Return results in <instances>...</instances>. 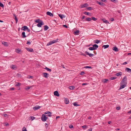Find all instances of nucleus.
I'll return each mask as SVG.
<instances>
[{"label":"nucleus","instance_id":"f257e3e1","mask_svg":"<svg viewBox=\"0 0 131 131\" xmlns=\"http://www.w3.org/2000/svg\"><path fill=\"white\" fill-rule=\"evenodd\" d=\"M37 28L36 26L35 25L34 26L33 25H32L31 27V29L32 30L34 31L37 32H38L40 31H38L37 30Z\"/></svg>","mask_w":131,"mask_h":131},{"label":"nucleus","instance_id":"f03ea898","mask_svg":"<svg viewBox=\"0 0 131 131\" xmlns=\"http://www.w3.org/2000/svg\"><path fill=\"white\" fill-rule=\"evenodd\" d=\"M47 118L48 117H46L45 115L43 114L42 115L41 117V119L42 121H46Z\"/></svg>","mask_w":131,"mask_h":131},{"label":"nucleus","instance_id":"7ed1b4c3","mask_svg":"<svg viewBox=\"0 0 131 131\" xmlns=\"http://www.w3.org/2000/svg\"><path fill=\"white\" fill-rule=\"evenodd\" d=\"M127 80V79L126 77V76H125L121 82V84L122 83H124V84L126 83H127L126 81Z\"/></svg>","mask_w":131,"mask_h":131},{"label":"nucleus","instance_id":"20e7f679","mask_svg":"<svg viewBox=\"0 0 131 131\" xmlns=\"http://www.w3.org/2000/svg\"><path fill=\"white\" fill-rule=\"evenodd\" d=\"M57 42L56 40H53V41L49 42L47 44V46H49Z\"/></svg>","mask_w":131,"mask_h":131},{"label":"nucleus","instance_id":"39448f33","mask_svg":"<svg viewBox=\"0 0 131 131\" xmlns=\"http://www.w3.org/2000/svg\"><path fill=\"white\" fill-rule=\"evenodd\" d=\"M44 23L41 20L40 21V22L38 23V24H37V26L38 27H41L42 25H43Z\"/></svg>","mask_w":131,"mask_h":131},{"label":"nucleus","instance_id":"423d86ee","mask_svg":"<svg viewBox=\"0 0 131 131\" xmlns=\"http://www.w3.org/2000/svg\"><path fill=\"white\" fill-rule=\"evenodd\" d=\"M123 83H122L121 84H120V87L119 88V90H121L124 88L126 85L127 83H124L123 85Z\"/></svg>","mask_w":131,"mask_h":131},{"label":"nucleus","instance_id":"0eeeda50","mask_svg":"<svg viewBox=\"0 0 131 131\" xmlns=\"http://www.w3.org/2000/svg\"><path fill=\"white\" fill-rule=\"evenodd\" d=\"M10 68L14 70H16L17 69V67L16 66L13 65H12L11 66Z\"/></svg>","mask_w":131,"mask_h":131},{"label":"nucleus","instance_id":"6e6552de","mask_svg":"<svg viewBox=\"0 0 131 131\" xmlns=\"http://www.w3.org/2000/svg\"><path fill=\"white\" fill-rule=\"evenodd\" d=\"M46 14L47 15H49L51 17H53V14L49 12H47Z\"/></svg>","mask_w":131,"mask_h":131},{"label":"nucleus","instance_id":"1a4fd4ad","mask_svg":"<svg viewBox=\"0 0 131 131\" xmlns=\"http://www.w3.org/2000/svg\"><path fill=\"white\" fill-rule=\"evenodd\" d=\"M122 72H120L115 74V75H116L117 77L121 76L122 75Z\"/></svg>","mask_w":131,"mask_h":131},{"label":"nucleus","instance_id":"9d476101","mask_svg":"<svg viewBox=\"0 0 131 131\" xmlns=\"http://www.w3.org/2000/svg\"><path fill=\"white\" fill-rule=\"evenodd\" d=\"M43 76L46 78H47L48 77V75H49V74L48 73H43Z\"/></svg>","mask_w":131,"mask_h":131},{"label":"nucleus","instance_id":"9b49d317","mask_svg":"<svg viewBox=\"0 0 131 131\" xmlns=\"http://www.w3.org/2000/svg\"><path fill=\"white\" fill-rule=\"evenodd\" d=\"M40 106H36L35 107H33V108L34 110H35L40 108Z\"/></svg>","mask_w":131,"mask_h":131},{"label":"nucleus","instance_id":"f8f14e48","mask_svg":"<svg viewBox=\"0 0 131 131\" xmlns=\"http://www.w3.org/2000/svg\"><path fill=\"white\" fill-rule=\"evenodd\" d=\"M54 95L58 96H59V94L58 91H56L54 92Z\"/></svg>","mask_w":131,"mask_h":131},{"label":"nucleus","instance_id":"ddd939ff","mask_svg":"<svg viewBox=\"0 0 131 131\" xmlns=\"http://www.w3.org/2000/svg\"><path fill=\"white\" fill-rule=\"evenodd\" d=\"M85 53H86L87 55H89L90 57H92L94 55L93 54L91 53H89L87 51H85Z\"/></svg>","mask_w":131,"mask_h":131},{"label":"nucleus","instance_id":"4468645a","mask_svg":"<svg viewBox=\"0 0 131 131\" xmlns=\"http://www.w3.org/2000/svg\"><path fill=\"white\" fill-rule=\"evenodd\" d=\"M26 49L27 51H29L32 52L34 51L33 49L31 48H26Z\"/></svg>","mask_w":131,"mask_h":131},{"label":"nucleus","instance_id":"2eb2a0df","mask_svg":"<svg viewBox=\"0 0 131 131\" xmlns=\"http://www.w3.org/2000/svg\"><path fill=\"white\" fill-rule=\"evenodd\" d=\"M64 103L66 104H68L69 103V101L68 98H66L64 100Z\"/></svg>","mask_w":131,"mask_h":131},{"label":"nucleus","instance_id":"dca6fc26","mask_svg":"<svg viewBox=\"0 0 131 131\" xmlns=\"http://www.w3.org/2000/svg\"><path fill=\"white\" fill-rule=\"evenodd\" d=\"M102 20L103 22L106 24H109V22L104 18L102 19Z\"/></svg>","mask_w":131,"mask_h":131},{"label":"nucleus","instance_id":"f3484780","mask_svg":"<svg viewBox=\"0 0 131 131\" xmlns=\"http://www.w3.org/2000/svg\"><path fill=\"white\" fill-rule=\"evenodd\" d=\"M88 6V5L87 4L85 3L83 5L81 6V8H83L84 7H87Z\"/></svg>","mask_w":131,"mask_h":131},{"label":"nucleus","instance_id":"a211bd4d","mask_svg":"<svg viewBox=\"0 0 131 131\" xmlns=\"http://www.w3.org/2000/svg\"><path fill=\"white\" fill-rule=\"evenodd\" d=\"M112 49L113 50L116 52L118 51V48L116 47H113Z\"/></svg>","mask_w":131,"mask_h":131},{"label":"nucleus","instance_id":"6ab92c4d","mask_svg":"<svg viewBox=\"0 0 131 131\" xmlns=\"http://www.w3.org/2000/svg\"><path fill=\"white\" fill-rule=\"evenodd\" d=\"M93 46L95 50H96L98 48V46L96 44H95L93 45Z\"/></svg>","mask_w":131,"mask_h":131},{"label":"nucleus","instance_id":"aec40b11","mask_svg":"<svg viewBox=\"0 0 131 131\" xmlns=\"http://www.w3.org/2000/svg\"><path fill=\"white\" fill-rule=\"evenodd\" d=\"M28 28L26 26H24L22 28V30H24V31H25L28 29Z\"/></svg>","mask_w":131,"mask_h":131},{"label":"nucleus","instance_id":"412c9836","mask_svg":"<svg viewBox=\"0 0 131 131\" xmlns=\"http://www.w3.org/2000/svg\"><path fill=\"white\" fill-rule=\"evenodd\" d=\"M97 3L101 6H104V4L102 2H100L98 1H96Z\"/></svg>","mask_w":131,"mask_h":131},{"label":"nucleus","instance_id":"4be33fe9","mask_svg":"<svg viewBox=\"0 0 131 131\" xmlns=\"http://www.w3.org/2000/svg\"><path fill=\"white\" fill-rule=\"evenodd\" d=\"M21 35L23 38H25L26 37V36L25 35V32H23L22 33Z\"/></svg>","mask_w":131,"mask_h":131},{"label":"nucleus","instance_id":"5701e85b","mask_svg":"<svg viewBox=\"0 0 131 131\" xmlns=\"http://www.w3.org/2000/svg\"><path fill=\"white\" fill-rule=\"evenodd\" d=\"M126 70L127 71V72L131 73V69L129 68H126Z\"/></svg>","mask_w":131,"mask_h":131},{"label":"nucleus","instance_id":"b1692460","mask_svg":"<svg viewBox=\"0 0 131 131\" xmlns=\"http://www.w3.org/2000/svg\"><path fill=\"white\" fill-rule=\"evenodd\" d=\"M49 28L48 27L47 25L44 26V30L45 31L47 30Z\"/></svg>","mask_w":131,"mask_h":131},{"label":"nucleus","instance_id":"393cba45","mask_svg":"<svg viewBox=\"0 0 131 131\" xmlns=\"http://www.w3.org/2000/svg\"><path fill=\"white\" fill-rule=\"evenodd\" d=\"M75 87L74 86H70L69 88L71 90H73L75 88Z\"/></svg>","mask_w":131,"mask_h":131},{"label":"nucleus","instance_id":"a878e982","mask_svg":"<svg viewBox=\"0 0 131 131\" xmlns=\"http://www.w3.org/2000/svg\"><path fill=\"white\" fill-rule=\"evenodd\" d=\"M13 16H14L15 17V20L16 21V23H17V21H18V19L17 18V17L14 14H13Z\"/></svg>","mask_w":131,"mask_h":131},{"label":"nucleus","instance_id":"bb28decb","mask_svg":"<svg viewBox=\"0 0 131 131\" xmlns=\"http://www.w3.org/2000/svg\"><path fill=\"white\" fill-rule=\"evenodd\" d=\"M116 78H117V77H111L109 79L110 80H115V79H116Z\"/></svg>","mask_w":131,"mask_h":131},{"label":"nucleus","instance_id":"cd10ccee","mask_svg":"<svg viewBox=\"0 0 131 131\" xmlns=\"http://www.w3.org/2000/svg\"><path fill=\"white\" fill-rule=\"evenodd\" d=\"M91 18H90L88 17L86 18L85 19L86 21H91Z\"/></svg>","mask_w":131,"mask_h":131},{"label":"nucleus","instance_id":"c85d7f7f","mask_svg":"<svg viewBox=\"0 0 131 131\" xmlns=\"http://www.w3.org/2000/svg\"><path fill=\"white\" fill-rule=\"evenodd\" d=\"M109 47L108 45H104L102 46V48H104V49L106 48H108Z\"/></svg>","mask_w":131,"mask_h":131},{"label":"nucleus","instance_id":"c756f323","mask_svg":"<svg viewBox=\"0 0 131 131\" xmlns=\"http://www.w3.org/2000/svg\"><path fill=\"white\" fill-rule=\"evenodd\" d=\"M33 86H34V85H32V86H27V88L25 89L26 90H28L30 88H32Z\"/></svg>","mask_w":131,"mask_h":131},{"label":"nucleus","instance_id":"7c9ffc66","mask_svg":"<svg viewBox=\"0 0 131 131\" xmlns=\"http://www.w3.org/2000/svg\"><path fill=\"white\" fill-rule=\"evenodd\" d=\"M59 16L61 18V19H62L63 18V16L64 17V16L63 15L61 14H59Z\"/></svg>","mask_w":131,"mask_h":131},{"label":"nucleus","instance_id":"2f4dec72","mask_svg":"<svg viewBox=\"0 0 131 131\" xmlns=\"http://www.w3.org/2000/svg\"><path fill=\"white\" fill-rule=\"evenodd\" d=\"M90 50H95V49L93 47H90L88 48Z\"/></svg>","mask_w":131,"mask_h":131},{"label":"nucleus","instance_id":"473e14b6","mask_svg":"<svg viewBox=\"0 0 131 131\" xmlns=\"http://www.w3.org/2000/svg\"><path fill=\"white\" fill-rule=\"evenodd\" d=\"M45 69L47 70V71H49V72H51V69H49L47 67H46V68H45Z\"/></svg>","mask_w":131,"mask_h":131},{"label":"nucleus","instance_id":"72a5a7b5","mask_svg":"<svg viewBox=\"0 0 131 131\" xmlns=\"http://www.w3.org/2000/svg\"><path fill=\"white\" fill-rule=\"evenodd\" d=\"M79 31L78 30H76L74 32V34L75 35H78V34L79 33Z\"/></svg>","mask_w":131,"mask_h":131},{"label":"nucleus","instance_id":"f704fd0d","mask_svg":"<svg viewBox=\"0 0 131 131\" xmlns=\"http://www.w3.org/2000/svg\"><path fill=\"white\" fill-rule=\"evenodd\" d=\"M21 84L19 82H17L16 84L15 85V86H19Z\"/></svg>","mask_w":131,"mask_h":131},{"label":"nucleus","instance_id":"c9c22d12","mask_svg":"<svg viewBox=\"0 0 131 131\" xmlns=\"http://www.w3.org/2000/svg\"><path fill=\"white\" fill-rule=\"evenodd\" d=\"M16 51L17 53H19L20 51V50L19 49H16Z\"/></svg>","mask_w":131,"mask_h":131},{"label":"nucleus","instance_id":"e433bc0d","mask_svg":"<svg viewBox=\"0 0 131 131\" xmlns=\"http://www.w3.org/2000/svg\"><path fill=\"white\" fill-rule=\"evenodd\" d=\"M108 80L106 79H103L102 80V81L104 83L106 82L107 81H108Z\"/></svg>","mask_w":131,"mask_h":131},{"label":"nucleus","instance_id":"4c0bfd02","mask_svg":"<svg viewBox=\"0 0 131 131\" xmlns=\"http://www.w3.org/2000/svg\"><path fill=\"white\" fill-rule=\"evenodd\" d=\"M91 13L87 12H84V14L85 15H89L90 14H91Z\"/></svg>","mask_w":131,"mask_h":131},{"label":"nucleus","instance_id":"58836bf2","mask_svg":"<svg viewBox=\"0 0 131 131\" xmlns=\"http://www.w3.org/2000/svg\"><path fill=\"white\" fill-rule=\"evenodd\" d=\"M84 68H89V69H91L92 68V67L90 66H85L84 67Z\"/></svg>","mask_w":131,"mask_h":131},{"label":"nucleus","instance_id":"ea45409f","mask_svg":"<svg viewBox=\"0 0 131 131\" xmlns=\"http://www.w3.org/2000/svg\"><path fill=\"white\" fill-rule=\"evenodd\" d=\"M100 40H95V41L94 42V43H95L98 44L99 43V42H100Z\"/></svg>","mask_w":131,"mask_h":131},{"label":"nucleus","instance_id":"a19ab883","mask_svg":"<svg viewBox=\"0 0 131 131\" xmlns=\"http://www.w3.org/2000/svg\"><path fill=\"white\" fill-rule=\"evenodd\" d=\"M2 43L5 46H8L7 43V42H2Z\"/></svg>","mask_w":131,"mask_h":131},{"label":"nucleus","instance_id":"79ce46f5","mask_svg":"<svg viewBox=\"0 0 131 131\" xmlns=\"http://www.w3.org/2000/svg\"><path fill=\"white\" fill-rule=\"evenodd\" d=\"M45 114H51V113L49 111L45 113Z\"/></svg>","mask_w":131,"mask_h":131},{"label":"nucleus","instance_id":"37998d69","mask_svg":"<svg viewBox=\"0 0 131 131\" xmlns=\"http://www.w3.org/2000/svg\"><path fill=\"white\" fill-rule=\"evenodd\" d=\"M73 105L75 106H80L79 105H78L77 104V103L76 102H74L73 103Z\"/></svg>","mask_w":131,"mask_h":131},{"label":"nucleus","instance_id":"c03bdc74","mask_svg":"<svg viewBox=\"0 0 131 131\" xmlns=\"http://www.w3.org/2000/svg\"><path fill=\"white\" fill-rule=\"evenodd\" d=\"M91 18H92V19L94 21H96V20H97V19L96 18H95L94 17H92Z\"/></svg>","mask_w":131,"mask_h":131},{"label":"nucleus","instance_id":"a18cd8bd","mask_svg":"<svg viewBox=\"0 0 131 131\" xmlns=\"http://www.w3.org/2000/svg\"><path fill=\"white\" fill-rule=\"evenodd\" d=\"M27 78H28V79H30V78L32 79V78H33V77L32 76H31L30 75H28Z\"/></svg>","mask_w":131,"mask_h":131},{"label":"nucleus","instance_id":"49530a36","mask_svg":"<svg viewBox=\"0 0 131 131\" xmlns=\"http://www.w3.org/2000/svg\"><path fill=\"white\" fill-rule=\"evenodd\" d=\"M35 21L37 23H38L40 22V19H38V20H35Z\"/></svg>","mask_w":131,"mask_h":131},{"label":"nucleus","instance_id":"de8ad7c7","mask_svg":"<svg viewBox=\"0 0 131 131\" xmlns=\"http://www.w3.org/2000/svg\"><path fill=\"white\" fill-rule=\"evenodd\" d=\"M4 6L3 4L0 2V6L2 7H3Z\"/></svg>","mask_w":131,"mask_h":131},{"label":"nucleus","instance_id":"09e8293b","mask_svg":"<svg viewBox=\"0 0 131 131\" xmlns=\"http://www.w3.org/2000/svg\"><path fill=\"white\" fill-rule=\"evenodd\" d=\"M22 131H27L25 127H24L22 129Z\"/></svg>","mask_w":131,"mask_h":131},{"label":"nucleus","instance_id":"8fccbe9b","mask_svg":"<svg viewBox=\"0 0 131 131\" xmlns=\"http://www.w3.org/2000/svg\"><path fill=\"white\" fill-rule=\"evenodd\" d=\"M87 9L89 10H91V9H92L91 7H88L87 8Z\"/></svg>","mask_w":131,"mask_h":131},{"label":"nucleus","instance_id":"3c124183","mask_svg":"<svg viewBox=\"0 0 131 131\" xmlns=\"http://www.w3.org/2000/svg\"><path fill=\"white\" fill-rule=\"evenodd\" d=\"M82 128H83L85 129L87 128V126L86 125H85L82 126Z\"/></svg>","mask_w":131,"mask_h":131},{"label":"nucleus","instance_id":"603ef678","mask_svg":"<svg viewBox=\"0 0 131 131\" xmlns=\"http://www.w3.org/2000/svg\"><path fill=\"white\" fill-rule=\"evenodd\" d=\"M85 74V73L83 71H82L81 72V73H80V74L82 75L83 74Z\"/></svg>","mask_w":131,"mask_h":131},{"label":"nucleus","instance_id":"864d4df0","mask_svg":"<svg viewBox=\"0 0 131 131\" xmlns=\"http://www.w3.org/2000/svg\"><path fill=\"white\" fill-rule=\"evenodd\" d=\"M30 117H31V119H32V120H34L35 118V117H34V116H30Z\"/></svg>","mask_w":131,"mask_h":131},{"label":"nucleus","instance_id":"5fc2aeb1","mask_svg":"<svg viewBox=\"0 0 131 131\" xmlns=\"http://www.w3.org/2000/svg\"><path fill=\"white\" fill-rule=\"evenodd\" d=\"M26 43L27 45H29L30 44L31 42L30 41H27Z\"/></svg>","mask_w":131,"mask_h":131},{"label":"nucleus","instance_id":"6e6d98bb","mask_svg":"<svg viewBox=\"0 0 131 131\" xmlns=\"http://www.w3.org/2000/svg\"><path fill=\"white\" fill-rule=\"evenodd\" d=\"M73 125H71L69 126V127L70 128H73Z\"/></svg>","mask_w":131,"mask_h":131},{"label":"nucleus","instance_id":"4d7b16f0","mask_svg":"<svg viewBox=\"0 0 131 131\" xmlns=\"http://www.w3.org/2000/svg\"><path fill=\"white\" fill-rule=\"evenodd\" d=\"M45 127L46 128H47L48 127V125L47 123H45Z\"/></svg>","mask_w":131,"mask_h":131},{"label":"nucleus","instance_id":"13d9d810","mask_svg":"<svg viewBox=\"0 0 131 131\" xmlns=\"http://www.w3.org/2000/svg\"><path fill=\"white\" fill-rule=\"evenodd\" d=\"M63 27H65L66 28H67L68 27L66 25H63Z\"/></svg>","mask_w":131,"mask_h":131},{"label":"nucleus","instance_id":"bf43d9fd","mask_svg":"<svg viewBox=\"0 0 131 131\" xmlns=\"http://www.w3.org/2000/svg\"><path fill=\"white\" fill-rule=\"evenodd\" d=\"M5 125L6 126H7L9 125V124L8 123H6L5 124Z\"/></svg>","mask_w":131,"mask_h":131},{"label":"nucleus","instance_id":"052dcab7","mask_svg":"<svg viewBox=\"0 0 131 131\" xmlns=\"http://www.w3.org/2000/svg\"><path fill=\"white\" fill-rule=\"evenodd\" d=\"M127 113L128 114H131V110H130L129 111H128V112H127Z\"/></svg>","mask_w":131,"mask_h":131},{"label":"nucleus","instance_id":"680f3d73","mask_svg":"<svg viewBox=\"0 0 131 131\" xmlns=\"http://www.w3.org/2000/svg\"><path fill=\"white\" fill-rule=\"evenodd\" d=\"M87 84V83H83L82 84V85H86Z\"/></svg>","mask_w":131,"mask_h":131},{"label":"nucleus","instance_id":"e2e57ef3","mask_svg":"<svg viewBox=\"0 0 131 131\" xmlns=\"http://www.w3.org/2000/svg\"><path fill=\"white\" fill-rule=\"evenodd\" d=\"M85 17L84 16H82V17L81 18L82 19H84Z\"/></svg>","mask_w":131,"mask_h":131},{"label":"nucleus","instance_id":"0e129e2a","mask_svg":"<svg viewBox=\"0 0 131 131\" xmlns=\"http://www.w3.org/2000/svg\"><path fill=\"white\" fill-rule=\"evenodd\" d=\"M127 62H124L123 64V65H125L126 64H127Z\"/></svg>","mask_w":131,"mask_h":131},{"label":"nucleus","instance_id":"69168bd1","mask_svg":"<svg viewBox=\"0 0 131 131\" xmlns=\"http://www.w3.org/2000/svg\"><path fill=\"white\" fill-rule=\"evenodd\" d=\"M61 66L64 69L65 68V67L64 66V65L63 64H61Z\"/></svg>","mask_w":131,"mask_h":131},{"label":"nucleus","instance_id":"338daca9","mask_svg":"<svg viewBox=\"0 0 131 131\" xmlns=\"http://www.w3.org/2000/svg\"><path fill=\"white\" fill-rule=\"evenodd\" d=\"M81 55H83V56H86L85 55V54L84 53H82V54H81Z\"/></svg>","mask_w":131,"mask_h":131},{"label":"nucleus","instance_id":"774afa93","mask_svg":"<svg viewBox=\"0 0 131 131\" xmlns=\"http://www.w3.org/2000/svg\"><path fill=\"white\" fill-rule=\"evenodd\" d=\"M120 109V107H117L116 108V109L117 110H119Z\"/></svg>","mask_w":131,"mask_h":131}]
</instances>
